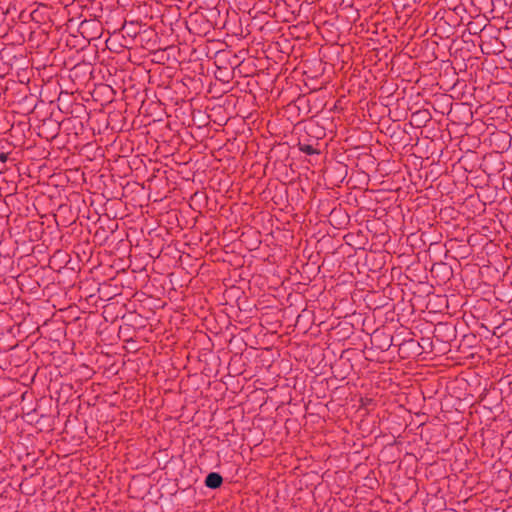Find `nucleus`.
I'll return each instance as SVG.
<instances>
[{"label": "nucleus", "mask_w": 512, "mask_h": 512, "mask_svg": "<svg viewBox=\"0 0 512 512\" xmlns=\"http://www.w3.org/2000/svg\"><path fill=\"white\" fill-rule=\"evenodd\" d=\"M205 484L209 488H218L222 484V477L218 473H209L205 479Z\"/></svg>", "instance_id": "f257e3e1"}, {"label": "nucleus", "mask_w": 512, "mask_h": 512, "mask_svg": "<svg viewBox=\"0 0 512 512\" xmlns=\"http://www.w3.org/2000/svg\"><path fill=\"white\" fill-rule=\"evenodd\" d=\"M304 151H306V152H307V153H309V154L313 153V149H312V147H311V146H307V147L304 149Z\"/></svg>", "instance_id": "f03ea898"}, {"label": "nucleus", "mask_w": 512, "mask_h": 512, "mask_svg": "<svg viewBox=\"0 0 512 512\" xmlns=\"http://www.w3.org/2000/svg\"><path fill=\"white\" fill-rule=\"evenodd\" d=\"M0 160H1L2 162H5V161L7 160V155H6V154H4V153H2V154L0 155Z\"/></svg>", "instance_id": "7ed1b4c3"}]
</instances>
